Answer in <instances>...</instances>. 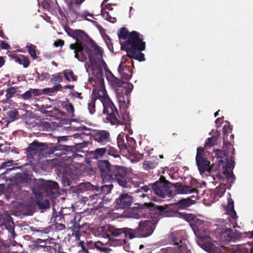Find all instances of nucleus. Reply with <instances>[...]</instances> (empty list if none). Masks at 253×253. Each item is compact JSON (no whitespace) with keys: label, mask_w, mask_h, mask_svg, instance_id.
I'll list each match as a JSON object with an SVG mask.
<instances>
[{"label":"nucleus","mask_w":253,"mask_h":253,"mask_svg":"<svg viewBox=\"0 0 253 253\" xmlns=\"http://www.w3.org/2000/svg\"><path fill=\"white\" fill-rule=\"evenodd\" d=\"M91 186H92V185L89 183H87L83 184L80 185L79 189H83V190L85 189V190L87 189L89 190V188H91Z\"/></svg>","instance_id":"0e129e2a"},{"label":"nucleus","mask_w":253,"mask_h":253,"mask_svg":"<svg viewBox=\"0 0 253 253\" xmlns=\"http://www.w3.org/2000/svg\"><path fill=\"white\" fill-rule=\"evenodd\" d=\"M107 151V150L106 149V146L96 148L93 152V157L96 159L100 158L106 154Z\"/></svg>","instance_id":"f704fd0d"},{"label":"nucleus","mask_w":253,"mask_h":253,"mask_svg":"<svg viewBox=\"0 0 253 253\" xmlns=\"http://www.w3.org/2000/svg\"><path fill=\"white\" fill-rule=\"evenodd\" d=\"M84 201H88V204L92 205L96 209H99L104 207L105 200L103 199V196H101L100 193H94L87 197H83Z\"/></svg>","instance_id":"dca6fc26"},{"label":"nucleus","mask_w":253,"mask_h":253,"mask_svg":"<svg viewBox=\"0 0 253 253\" xmlns=\"http://www.w3.org/2000/svg\"><path fill=\"white\" fill-rule=\"evenodd\" d=\"M70 147L67 145H63L60 144H56L52 147L50 148L48 150L47 153L48 154H52L54 153L56 151H61L62 152L58 154L55 153V155H61L62 154H65V152H67L69 150Z\"/></svg>","instance_id":"bb28decb"},{"label":"nucleus","mask_w":253,"mask_h":253,"mask_svg":"<svg viewBox=\"0 0 253 253\" xmlns=\"http://www.w3.org/2000/svg\"><path fill=\"white\" fill-rule=\"evenodd\" d=\"M41 81H43L44 80L49 79L50 77V75L47 72H44L41 74Z\"/></svg>","instance_id":"774afa93"},{"label":"nucleus","mask_w":253,"mask_h":253,"mask_svg":"<svg viewBox=\"0 0 253 253\" xmlns=\"http://www.w3.org/2000/svg\"><path fill=\"white\" fill-rule=\"evenodd\" d=\"M14 164V161L12 160H7L5 162H2L0 164V169H5L7 167H9L13 166Z\"/></svg>","instance_id":"864d4df0"},{"label":"nucleus","mask_w":253,"mask_h":253,"mask_svg":"<svg viewBox=\"0 0 253 253\" xmlns=\"http://www.w3.org/2000/svg\"><path fill=\"white\" fill-rule=\"evenodd\" d=\"M19 118V114L16 109H11L6 112V119L7 124L12 122Z\"/></svg>","instance_id":"c85d7f7f"},{"label":"nucleus","mask_w":253,"mask_h":253,"mask_svg":"<svg viewBox=\"0 0 253 253\" xmlns=\"http://www.w3.org/2000/svg\"><path fill=\"white\" fill-rule=\"evenodd\" d=\"M18 88L17 86H10L7 88L6 90V102L11 101V98L14 96L15 93L18 91L17 90Z\"/></svg>","instance_id":"473e14b6"},{"label":"nucleus","mask_w":253,"mask_h":253,"mask_svg":"<svg viewBox=\"0 0 253 253\" xmlns=\"http://www.w3.org/2000/svg\"><path fill=\"white\" fill-rule=\"evenodd\" d=\"M180 214L181 217L190 224H194L195 225L198 226L203 223V220L198 219L193 214L184 212Z\"/></svg>","instance_id":"b1692460"},{"label":"nucleus","mask_w":253,"mask_h":253,"mask_svg":"<svg viewBox=\"0 0 253 253\" xmlns=\"http://www.w3.org/2000/svg\"><path fill=\"white\" fill-rule=\"evenodd\" d=\"M226 163L224 165H223V161H220L221 164H222L223 174L225 175L227 180H235L236 177L233 172V169L235 167V161L232 159L229 160L227 158H226Z\"/></svg>","instance_id":"a211bd4d"},{"label":"nucleus","mask_w":253,"mask_h":253,"mask_svg":"<svg viewBox=\"0 0 253 253\" xmlns=\"http://www.w3.org/2000/svg\"><path fill=\"white\" fill-rule=\"evenodd\" d=\"M113 187V185L112 184L104 185L101 186L99 193H100L101 196H104V195L110 193Z\"/></svg>","instance_id":"4c0bfd02"},{"label":"nucleus","mask_w":253,"mask_h":253,"mask_svg":"<svg viewBox=\"0 0 253 253\" xmlns=\"http://www.w3.org/2000/svg\"><path fill=\"white\" fill-rule=\"evenodd\" d=\"M18 95L19 96V98H21L24 100H28L33 97L30 89L26 91L24 93L22 94H18Z\"/></svg>","instance_id":"8fccbe9b"},{"label":"nucleus","mask_w":253,"mask_h":253,"mask_svg":"<svg viewBox=\"0 0 253 253\" xmlns=\"http://www.w3.org/2000/svg\"><path fill=\"white\" fill-rule=\"evenodd\" d=\"M48 148L46 143L40 142L34 140L31 143L26 149V157L28 159H33L36 155Z\"/></svg>","instance_id":"9b49d317"},{"label":"nucleus","mask_w":253,"mask_h":253,"mask_svg":"<svg viewBox=\"0 0 253 253\" xmlns=\"http://www.w3.org/2000/svg\"><path fill=\"white\" fill-rule=\"evenodd\" d=\"M91 137L98 146H106L111 142L110 133L107 130H93Z\"/></svg>","instance_id":"1a4fd4ad"},{"label":"nucleus","mask_w":253,"mask_h":253,"mask_svg":"<svg viewBox=\"0 0 253 253\" xmlns=\"http://www.w3.org/2000/svg\"><path fill=\"white\" fill-rule=\"evenodd\" d=\"M225 185H220L216 188V193L217 194H223L225 192Z\"/></svg>","instance_id":"13d9d810"},{"label":"nucleus","mask_w":253,"mask_h":253,"mask_svg":"<svg viewBox=\"0 0 253 253\" xmlns=\"http://www.w3.org/2000/svg\"><path fill=\"white\" fill-rule=\"evenodd\" d=\"M232 130V126H231L229 124L224 125L223 128V135L228 136L229 134L231 132Z\"/></svg>","instance_id":"603ef678"},{"label":"nucleus","mask_w":253,"mask_h":253,"mask_svg":"<svg viewBox=\"0 0 253 253\" xmlns=\"http://www.w3.org/2000/svg\"><path fill=\"white\" fill-rule=\"evenodd\" d=\"M197 165L200 173L202 174L208 170L210 174L214 175L213 172L218 171L220 168V165L212 164L210 167V162L206 157L196 159Z\"/></svg>","instance_id":"9d476101"},{"label":"nucleus","mask_w":253,"mask_h":253,"mask_svg":"<svg viewBox=\"0 0 253 253\" xmlns=\"http://www.w3.org/2000/svg\"><path fill=\"white\" fill-rule=\"evenodd\" d=\"M5 226L10 234V235H9V237L14 238L16 233L14 231V222L13 221L9 222L8 224H6Z\"/></svg>","instance_id":"79ce46f5"},{"label":"nucleus","mask_w":253,"mask_h":253,"mask_svg":"<svg viewBox=\"0 0 253 253\" xmlns=\"http://www.w3.org/2000/svg\"><path fill=\"white\" fill-rule=\"evenodd\" d=\"M216 138L213 136L208 138L206 142L205 147H211L214 145Z\"/></svg>","instance_id":"5fc2aeb1"},{"label":"nucleus","mask_w":253,"mask_h":253,"mask_svg":"<svg viewBox=\"0 0 253 253\" xmlns=\"http://www.w3.org/2000/svg\"><path fill=\"white\" fill-rule=\"evenodd\" d=\"M227 211L232 218L236 219L237 217L236 212L234 209L233 210H227Z\"/></svg>","instance_id":"69168bd1"},{"label":"nucleus","mask_w":253,"mask_h":253,"mask_svg":"<svg viewBox=\"0 0 253 253\" xmlns=\"http://www.w3.org/2000/svg\"><path fill=\"white\" fill-rule=\"evenodd\" d=\"M67 4L68 9L74 15L75 19H77L79 17L82 18L83 19L89 21L87 18V16L93 17V15L89 13L87 11H84L82 14L79 13L75 9V7H79L81 3L79 0H64Z\"/></svg>","instance_id":"f8f14e48"},{"label":"nucleus","mask_w":253,"mask_h":253,"mask_svg":"<svg viewBox=\"0 0 253 253\" xmlns=\"http://www.w3.org/2000/svg\"><path fill=\"white\" fill-rule=\"evenodd\" d=\"M81 227L82 226L77 224V222L74 223L73 227H72L73 234L75 235L76 240H80L81 236L80 230Z\"/></svg>","instance_id":"e433bc0d"},{"label":"nucleus","mask_w":253,"mask_h":253,"mask_svg":"<svg viewBox=\"0 0 253 253\" xmlns=\"http://www.w3.org/2000/svg\"><path fill=\"white\" fill-rule=\"evenodd\" d=\"M142 51H131L126 52L127 56L130 59H134L140 62L144 61L145 60V55L141 53Z\"/></svg>","instance_id":"c756f323"},{"label":"nucleus","mask_w":253,"mask_h":253,"mask_svg":"<svg viewBox=\"0 0 253 253\" xmlns=\"http://www.w3.org/2000/svg\"><path fill=\"white\" fill-rule=\"evenodd\" d=\"M44 194L51 199L58 197L60 192L58 183L55 181H46Z\"/></svg>","instance_id":"4468645a"},{"label":"nucleus","mask_w":253,"mask_h":253,"mask_svg":"<svg viewBox=\"0 0 253 253\" xmlns=\"http://www.w3.org/2000/svg\"><path fill=\"white\" fill-rule=\"evenodd\" d=\"M95 99L92 98L88 103V110L90 114H93L95 112Z\"/></svg>","instance_id":"de8ad7c7"},{"label":"nucleus","mask_w":253,"mask_h":253,"mask_svg":"<svg viewBox=\"0 0 253 253\" xmlns=\"http://www.w3.org/2000/svg\"><path fill=\"white\" fill-rule=\"evenodd\" d=\"M64 44V41L62 40L59 39L54 42V45L55 47L62 46Z\"/></svg>","instance_id":"338daca9"},{"label":"nucleus","mask_w":253,"mask_h":253,"mask_svg":"<svg viewBox=\"0 0 253 253\" xmlns=\"http://www.w3.org/2000/svg\"><path fill=\"white\" fill-rule=\"evenodd\" d=\"M63 81L62 77L60 73H58L55 74H53L52 75V77L50 79V82L52 83H56V82H62Z\"/></svg>","instance_id":"09e8293b"},{"label":"nucleus","mask_w":253,"mask_h":253,"mask_svg":"<svg viewBox=\"0 0 253 253\" xmlns=\"http://www.w3.org/2000/svg\"><path fill=\"white\" fill-rule=\"evenodd\" d=\"M132 203V197L128 194H123L116 200V207L117 209L128 208Z\"/></svg>","instance_id":"aec40b11"},{"label":"nucleus","mask_w":253,"mask_h":253,"mask_svg":"<svg viewBox=\"0 0 253 253\" xmlns=\"http://www.w3.org/2000/svg\"><path fill=\"white\" fill-rule=\"evenodd\" d=\"M9 57L15 62L20 65H22L25 68H28L30 64V60L28 57L22 54L17 55L15 53L11 54Z\"/></svg>","instance_id":"412c9836"},{"label":"nucleus","mask_w":253,"mask_h":253,"mask_svg":"<svg viewBox=\"0 0 253 253\" xmlns=\"http://www.w3.org/2000/svg\"><path fill=\"white\" fill-rule=\"evenodd\" d=\"M157 222L153 220L141 221L138 226L132 229L129 228H118L110 224L102 228L101 234L103 237L108 238L111 243L116 242L117 245H123L126 243V239H132L135 237H147L150 236L155 229Z\"/></svg>","instance_id":"f257e3e1"},{"label":"nucleus","mask_w":253,"mask_h":253,"mask_svg":"<svg viewBox=\"0 0 253 253\" xmlns=\"http://www.w3.org/2000/svg\"><path fill=\"white\" fill-rule=\"evenodd\" d=\"M26 48H27L28 53L30 55L33 59H36L37 58V55L36 54V46L34 45L30 44V45H27Z\"/></svg>","instance_id":"ea45409f"},{"label":"nucleus","mask_w":253,"mask_h":253,"mask_svg":"<svg viewBox=\"0 0 253 253\" xmlns=\"http://www.w3.org/2000/svg\"><path fill=\"white\" fill-rule=\"evenodd\" d=\"M223 148L225 149H229L232 148V149H233L232 151V155L233 154L235 149L233 148L232 145L229 140V139L228 138L227 136H223Z\"/></svg>","instance_id":"c03bdc74"},{"label":"nucleus","mask_w":253,"mask_h":253,"mask_svg":"<svg viewBox=\"0 0 253 253\" xmlns=\"http://www.w3.org/2000/svg\"><path fill=\"white\" fill-rule=\"evenodd\" d=\"M238 235L233 233L232 230L230 228L226 229L221 234V239L223 242H230L234 238H240L242 237V233H238Z\"/></svg>","instance_id":"a878e982"},{"label":"nucleus","mask_w":253,"mask_h":253,"mask_svg":"<svg viewBox=\"0 0 253 253\" xmlns=\"http://www.w3.org/2000/svg\"><path fill=\"white\" fill-rule=\"evenodd\" d=\"M172 185V183L167 180L165 176H161L158 180L150 184L149 186H151L156 195L164 198L167 196H172V192L171 190Z\"/></svg>","instance_id":"6e6552de"},{"label":"nucleus","mask_w":253,"mask_h":253,"mask_svg":"<svg viewBox=\"0 0 253 253\" xmlns=\"http://www.w3.org/2000/svg\"><path fill=\"white\" fill-rule=\"evenodd\" d=\"M239 253H253V248L251 247L249 249L243 248L240 250Z\"/></svg>","instance_id":"052dcab7"},{"label":"nucleus","mask_w":253,"mask_h":253,"mask_svg":"<svg viewBox=\"0 0 253 253\" xmlns=\"http://www.w3.org/2000/svg\"><path fill=\"white\" fill-rule=\"evenodd\" d=\"M169 238L174 247L167 248L165 253H191L190 251L187 249L185 234L183 230L171 233Z\"/></svg>","instance_id":"39448f33"},{"label":"nucleus","mask_w":253,"mask_h":253,"mask_svg":"<svg viewBox=\"0 0 253 253\" xmlns=\"http://www.w3.org/2000/svg\"><path fill=\"white\" fill-rule=\"evenodd\" d=\"M111 74V82H112L113 85H116L117 87H121L123 85V82L119 79V78L115 77L112 73Z\"/></svg>","instance_id":"a18cd8bd"},{"label":"nucleus","mask_w":253,"mask_h":253,"mask_svg":"<svg viewBox=\"0 0 253 253\" xmlns=\"http://www.w3.org/2000/svg\"><path fill=\"white\" fill-rule=\"evenodd\" d=\"M159 159L156 156H152L148 159H146L143 162V168L147 171L155 169L158 165Z\"/></svg>","instance_id":"4be33fe9"},{"label":"nucleus","mask_w":253,"mask_h":253,"mask_svg":"<svg viewBox=\"0 0 253 253\" xmlns=\"http://www.w3.org/2000/svg\"><path fill=\"white\" fill-rule=\"evenodd\" d=\"M96 165L103 181L106 182L107 178L109 177L110 171L113 165L109 161L105 160H98Z\"/></svg>","instance_id":"ddd939ff"},{"label":"nucleus","mask_w":253,"mask_h":253,"mask_svg":"<svg viewBox=\"0 0 253 253\" xmlns=\"http://www.w3.org/2000/svg\"><path fill=\"white\" fill-rule=\"evenodd\" d=\"M205 154L204 153V148L202 147H198L197 149V154L196 159H198L204 157Z\"/></svg>","instance_id":"6e6d98bb"},{"label":"nucleus","mask_w":253,"mask_h":253,"mask_svg":"<svg viewBox=\"0 0 253 253\" xmlns=\"http://www.w3.org/2000/svg\"><path fill=\"white\" fill-rule=\"evenodd\" d=\"M35 203L40 210H46L50 207V203L48 200H42V198L35 197Z\"/></svg>","instance_id":"2f4dec72"},{"label":"nucleus","mask_w":253,"mask_h":253,"mask_svg":"<svg viewBox=\"0 0 253 253\" xmlns=\"http://www.w3.org/2000/svg\"><path fill=\"white\" fill-rule=\"evenodd\" d=\"M68 75L71 77L73 81H77V76L74 74V73L72 70H69L68 71V73L66 72H64V76L65 79L68 81H70V78H69Z\"/></svg>","instance_id":"49530a36"},{"label":"nucleus","mask_w":253,"mask_h":253,"mask_svg":"<svg viewBox=\"0 0 253 253\" xmlns=\"http://www.w3.org/2000/svg\"><path fill=\"white\" fill-rule=\"evenodd\" d=\"M106 146V149L107 150L106 153L107 155L113 156L114 158L120 157V152L118 150L112 146H110L109 144Z\"/></svg>","instance_id":"c9c22d12"},{"label":"nucleus","mask_w":253,"mask_h":253,"mask_svg":"<svg viewBox=\"0 0 253 253\" xmlns=\"http://www.w3.org/2000/svg\"><path fill=\"white\" fill-rule=\"evenodd\" d=\"M10 148V147L6 146L3 144H0V151L2 153L8 152Z\"/></svg>","instance_id":"680f3d73"},{"label":"nucleus","mask_w":253,"mask_h":253,"mask_svg":"<svg viewBox=\"0 0 253 253\" xmlns=\"http://www.w3.org/2000/svg\"><path fill=\"white\" fill-rule=\"evenodd\" d=\"M30 91L31 92L32 96L33 95L35 96H40L42 94L41 90L39 89L30 88Z\"/></svg>","instance_id":"bf43d9fd"},{"label":"nucleus","mask_w":253,"mask_h":253,"mask_svg":"<svg viewBox=\"0 0 253 253\" xmlns=\"http://www.w3.org/2000/svg\"><path fill=\"white\" fill-rule=\"evenodd\" d=\"M46 181L42 179H35L32 191L35 197L42 198L44 194Z\"/></svg>","instance_id":"6ab92c4d"},{"label":"nucleus","mask_w":253,"mask_h":253,"mask_svg":"<svg viewBox=\"0 0 253 253\" xmlns=\"http://www.w3.org/2000/svg\"><path fill=\"white\" fill-rule=\"evenodd\" d=\"M195 203V200H192L190 198L182 199L176 203V206L179 209H184Z\"/></svg>","instance_id":"7c9ffc66"},{"label":"nucleus","mask_w":253,"mask_h":253,"mask_svg":"<svg viewBox=\"0 0 253 253\" xmlns=\"http://www.w3.org/2000/svg\"><path fill=\"white\" fill-rule=\"evenodd\" d=\"M118 71L124 80H129L132 76V71L129 66H122V65H119Z\"/></svg>","instance_id":"393cba45"},{"label":"nucleus","mask_w":253,"mask_h":253,"mask_svg":"<svg viewBox=\"0 0 253 253\" xmlns=\"http://www.w3.org/2000/svg\"><path fill=\"white\" fill-rule=\"evenodd\" d=\"M46 247V242L42 239H39L35 245V248L37 249L44 248Z\"/></svg>","instance_id":"3c124183"},{"label":"nucleus","mask_w":253,"mask_h":253,"mask_svg":"<svg viewBox=\"0 0 253 253\" xmlns=\"http://www.w3.org/2000/svg\"><path fill=\"white\" fill-rule=\"evenodd\" d=\"M172 186H173L175 190L177 191L178 194H187L190 193H195L196 196L193 195L191 197L197 199V197L199 193V191L197 188H192L191 186L187 185L182 184L181 183L176 182L172 183Z\"/></svg>","instance_id":"f3484780"},{"label":"nucleus","mask_w":253,"mask_h":253,"mask_svg":"<svg viewBox=\"0 0 253 253\" xmlns=\"http://www.w3.org/2000/svg\"><path fill=\"white\" fill-rule=\"evenodd\" d=\"M72 34L76 42L70 44V48L74 50L75 57L81 62H85L88 58L90 67L92 69H95L97 61L95 57L99 56L102 59L100 47L83 30H76Z\"/></svg>","instance_id":"f03ea898"},{"label":"nucleus","mask_w":253,"mask_h":253,"mask_svg":"<svg viewBox=\"0 0 253 253\" xmlns=\"http://www.w3.org/2000/svg\"><path fill=\"white\" fill-rule=\"evenodd\" d=\"M31 179L27 176H20L15 179V184L19 188L26 187L30 185Z\"/></svg>","instance_id":"cd10ccee"},{"label":"nucleus","mask_w":253,"mask_h":253,"mask_svg":"<svg viewBox=\"0 0 253 253\" xmlns=\"http://www.w3.org/2000/svg\"><path fill=\"white\" fill-rule=\"evenodd\" d=\"M93 99H99L103 106V113L107 114V120L112 125H122L119 119L118 109L109 97L103 84L96 87L92 90Z\"/></svg>","instance_id":"7ed1b4c3"},{"label":"nucleus","mask_w":253,"mask_h":253,"mask_svg":"<svg viewBox=\"0 0 253 253\" xmlns=\"http://www.w3.org/2000/svg\"><path fill=\"white\" fill-rule=\"evenodd\" d=\"M44 105H42L39 107V110L43 114L45 115L46 116L53 117L54 115L58 114L61 115V116H65V113L63 111L60 110L59 109L54 107L52 110L47 111L44 108Z\"/></svg>","instance_id":"5701e85b"},{"label":"nucleus","mask_w":253,"mask_h":253,"mask_svg":"<svg viewBox=\"0 0 253 253\" xmlns=\"http://www.w3.org/2000/svg\"><path fill=\"white\" fill-rule=\"evenodd\" d=\"M129 33L128 30L125 27H122L120 29L119 32L118 34V37L120 39H126L128 37Z\"/></svg>","instance_id":"a19ab883"},{"label":"nucleus","mask_w":253,"mask_h":253,"mask_svg":"<svg viewBox=\"0 0 253 253\" xmlns=\"http://www.w3.org/2000/svg\"><path fill=\"white\" fill-rule=\"evenodd\" d=\"M101 15L103 17L105 18L106 20L107 21L114 23L117 21V19L115 17H112L110 16V14L108 12L106 11L105 10L101 9Z\"/></svg>","instance_id":"37998d69"},{"label":"nucleus","mask_w":253,"mask_h":253,"mask_svg":"<svg viewBox=\"0 0 253 253\" xmlns=\"http://www.w3.org/2000/svg\"><path fill=\"white\" fill-rule=\"evenodd\" d=\"M72 97L75 99L76 98H79L80 99H83V97L82 96L81 93L78 92H74L71 94Z\"/></svg>","instance_id":"e2e57ef3"},{"label":"nucleus","mask_w":253,"mask_h":253,"mask_svg":"<svg viewBox=\"0 0 253 253\" xmlns=\"http://www.w3.org/2000/svg\"><path fill=\"white\" fill-rule=\"evenodd\" d=\"M121 48L126 52L135 50L144 51L145 42L143 41V36L135 31L130 32L127 40L121 43Z\"/></svg>","instance_id":"0eeeda50"},{"label":"nucleus","mask_w":253,"mask_h":253,"mask_svg":"<svg viewBox=\"0 0 253 253\" xmlns=\"http://www.w3.org/2000/svg\"><path fill=\"white\" fill-rule=\"evenodd\" d=\"M130 92L131 90L128 88H123L121 89H118L117 90V97L120 104V108H127L129 104L128 95Z\"/></svg>","instance_id":"2eb2a0df"},{"label":"nucleus","mask_w":253,"mask_h":253,"mask_svg":"<svg viewBox=\"0 0 253 253\" xmlns=\"http://www.w3.org/2000/svg\"><path fill=\"white\" fill-rule=\"evenodd\" d=\"M53 216L54 218V222H62V219H64V214L59 213L58 214L56 212L53 214Z\"/></svg>","instance_id":"4d7b16f0"},{"label":"nucleus","mask_w":253,"mask_h":253,"mask_svg":"<svg viewBox=\"0 0 253 253\" xmlns=\"http://www.w3.org/2000/svg\"><path fill=\"white\" fill-rule=\"evenodd\" d=\"M62 86L60 84H57L54 85L51 88H45L42 90V92L43 94H47L51 95L52 93L56 92L58 91L61 90Z\"/></svg>","instance_id":"72a5a7b5"},{"label":"nucleus","mask_w":253,"mask_h":253,"mask_svg":"<svg viewBox=\"0 0 253 253\" xmlns=\"http://www.w3.org/2000/svg\"><path fill=\"white\" fill-rule=\"evenodd\" d=\"M64 108L71 117L74 116L75 111L74 106L69 101L68 99H67L66 102H64Z\"/></svg>","instance_id":"58836bf2"},{"label":"nucleus","mask_w":253,"mask_h":253,"mask_svg":"<svg viewBox=\"0 0 253 253\" xmlns=\"http://www.w3.org/2000/svg\"><path fill=\"white\" fill-rule=\"evenodd\" d=\"M109 177L106 182H116L123 187H127L130 181V171L126 168L118 165H113L111 169Z\"/></svg>","instance_id":"423d86ee"},{"label":"nucleus","mask_w":253,"mask_h":253,"mask_svg":"<svg viewBox=\"0 0 253 253\" xmlns=\"http://www.w3.org/2000/svg\"><path fill=\"white\" fill-rule=\"evenodd\" d=\"M172 207V205L157 206L152 203H145L139 206L138 213L134 217L151 218L154 222H157L160 218L173 216Z\"/></svg>","instance_id":"20e7f679"}]
</instances>
